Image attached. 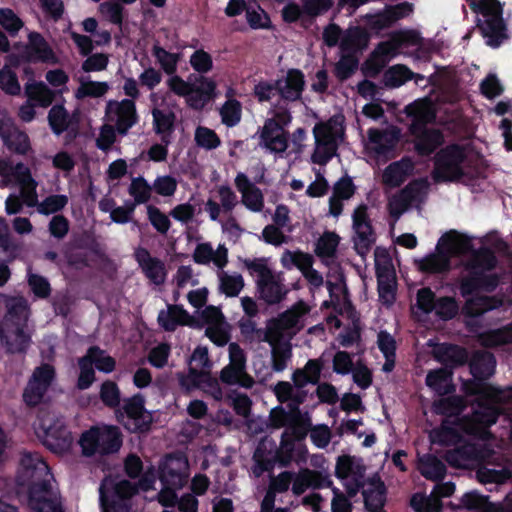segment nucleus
<instances>
[{"instance_id": "9", "label": "nucleus", "mask_w": 512, "mask_h": 512, "mask_svg": "<svg viewBox=\"0 0 512 512\" xmlns=\"http://www.w3.org/2000/svg\"><path fill=\"white\" fill-rule=\"evenodd\" d=\"M56 376L55 368L48 363L36 367L22 393V400L28 408H35L43 402Z\"/></svg>"}, {"instance_id": "26", "label": "nucleus", "mask_w": 512, "mask_h": 512, "mask_svg": "<svg viewBox=\"0 0 512 512\" xmlns=\"http://www.w3.org/2000/svg\"><path fill=\"white\" fill-rule=\"evenodd\" d=\"M278 92L281 97L288 101L300 99L305 86L304 74L299 69H289L285 79V85L281 81H276Z\"/></svg>"}, {"instance_id": "12", "label": "nucleus", "mask_w": 512, "mask_h": 512, "mask_svg": "<svg viewBox=\"0 0 512 512\" xmlns=\"http://www.w3.org/2000/svg\"><path fill=\"white\" fill-rule=\"evenodd\" d=\"M105 117L109 122L115 123L118 134L125 136L138 122L136 104L127 98L121 101L110 100L106 104Z\"/></svg>"}, {"instance_id": "10", "label": "nucleus", "mask_w": 512, "mask_h": 512, "mask_svg": "<svg viewBox=\"0 0 512 512\" xmlns=\"http://www.w3.org/2000/svg\"><path fill=\"white\" fill-rule=\"evenodd\" d=\"M352 227L355 233L353 238L354 249L358 255L364 257L376 242V233L368 215L366 204L362 203L355 208L352 214Z\"/></svg>"}, {"instance_id": "63", "label": "nucleus", "mask_w": 512, "mask_h": 512, "mask_svg": "<svg viewBox=\"0 0 512 512\" xmlns=\"http://www.w3.org/2000/svg\"><path fill=\"white\" fill-rule=\"evenodd\" d=\"M195 142L199 147L205 148L206 150L216 149L221 144V140L217 133L214 130L203 126L197 127L195 131Z\"/></svg>"}, {"instance_id": "33", "label": "nucleus", "mask_w": 512, "mask_h": 512, "mask_svg": "<svg viewBox=\"0 0 512 512\" xmlns=\"http://www.w3.org/2000/svg\"><path fill=\"white\" fill-rule=\"evenodd\" d=\"M457 425H460V423L443 419L440 426L434 429L431 434L432 442L441 446H452L460 443L463 440V436L455 427Z\"/></svg>"}, {"instance_id": "2", "label": "nucleus", "mask_w": 512, "mask_h": 512, "mask_svg": "<svg viewBox=\"0 0 512 512\" xmlns=\"http://www.w3.org/2000/svg\"><path fill=\"white\" fill-rule=\"evenodd\" d=\"M497 264V257L491 248L481 246L472 251L464 266L467 274L460 281L461 295L467 297L478 291L494 292L500 284V276L486 272L494 270Z\"/></svg>"}, {"instance_id": "64", "label": "nucleus", "mask_w": 512, "mask_h": 512, "mask_svg": "<svg viewBox=\"0 0 512 512\" xmlns=\"http://www.w3.org/2000/svg\"><path fill=\"white\" fill-rule=\"evenodd\" d=\"M78 364L80 372L77 380V388L79 390H86L95 381V371L89 357L83 356L79 359Z\"/></svg>"}, {"instance_id": "38", "label": "nucleus", "mask_w": 512, "mask_h": 512, "mask_svg": "<svg viewBox=\"0 0 512 512\" xmlns=\"http://www.w3.org/2000/svg\"><path fill=\"white\" fill-rule=\"evenodd\" d=\"M369 34L361 27L349 29L340 41V48L343 52H356L367 47Z\"/></svg>"}, {"instance_id": "30", "label": "nucleus", "mask_w": 512, "mask_h": 512, "mask_svg": "<svg viewBox=\"0 0 512 512\" xmlns=\"http://www.w3.org/2000/svg\"><path fill=\"white\" fill-rule=\"evenodd\" d=\"M10 172L22 188L29 189V192L26 194L27 205L35 206L37 203V182L33 179L30 169L24 163L19 162L10 166Z\"/></svg>"}, {"instance_id": "5", "label": "nucleus", "mask_w": 512, "mask_h": 512, "mask_svg": "<svg viewBox=\"0 0 512 512\" xmlns=\"http://www.w3.org/2000/svg\"><path fill=\"white\" fill-rule=\"evenodd\" d=\"M115 415L117 421L132 433L144 434L151 430L153 415L145 408V398L140 393L125 398Z\"/></svg>"}, {"instance_id": "54", "label": "nucleus", "mask_w": 512, "mask_h": 512, "mask_svg": "<svg viewBox=\"0 0 512 512\" xmlns=\"http://www.w3.org/2000/svg\"><path fill=\"white\" fill-rule=\"evenodd\" d=\"M458 311L459 305L454 297L442 296L437 298L435 310L433 312H435L439 319L448 321L456 317Z\"/></svg>"}, {"instance_id": "7", "label": "nucleus", "mask_w": 512, "mask_h": 512, "mask_svg": "<svg viewBox=\"0 0 512 512\" xmlns=\"http://www.w3.org/2000/svg\"><path fill=\"white\" fill-rule=\"evenodd\" d=\"M460 234L455 230H450L443 234L437 243V253L429 254L419 262V270L424 273L436 274L444 273L450 270L449 253L456 251L460 247Z\"/></svg>"}, {"instance_id": "40", "label": "nucleus", "mask_w": 512, "mask_h": 512, "mask_svg": "<svg viewBox=\"0 0 512 512\" xmlns=\"http://www.w3.org/2000/svg\"><path fill=\"white\" fill-rule=\"evenodd\" d=\"M420 472L428 480L440 481L446 475L445 464L433 454H425L420 459Z\"/></svg>"}, {"instance_id": "35", "label": "nucleus", "mask_w": 512, "mask_h": 512, "mask_svg": "<svg viewBox=\"0 0 512 512\" xmlns=\"http://www.w3.org/2000/svg\"><path fill=\"white\" fill-rule=\"evenodd\" d=\"M28 39L29 53L32 57L35 58V60L51 63H55L57 61L53 49L40 33L31 32L28 36Z\"/></svg>"}, {"instance_id": "53", "label": "nucleus", "mask_w": 512, "mask_h": 512, "mask_svg": "<svg viewBox=\"0 0 512 512\" xmlns=\"http://www.w3.org/2000/svg\"><path fill=\"white\" fill-rule=\"evenodd\" d=\"M8 316L13 326L27 327L29 307L25 299L20 298L8 306Z\"/></svg>"}, {"instance_id": "8", "label": "nucleus", "mask_w": 512, "mask_h": 512, "mask_svg": "<svg viewBox=\"0 0 512 512\" xmlns=\"http://www.w3.org/2000/svg\"><path fill=\"white\" fill-rule=\"evenodd\" d=\"M315 149L311 155V161L321 166L326 165L337 153V137L339 130L337 123L332 118L315 124L313 128Z\"/></svg>"}, {"instance_id": "11", "label": "nucleus", "mask_w": 512, "mask_h": 512, "mask_svg": "<svg viewBox=\"0 0 512 512\" xmlns=\"http://www.w3.org/2000/svg\"><path fill=\"white\" fill-rule=\"evenodd\" d=\"M159 480L163 486L181 489L189 477V462L183 453L165 456L159 465Z\"/></svg>"}, {"instance_id": "37", "label": "nucleus", "mask_w": 512, "mask_h": 512, "mask_svg": "<svg viewBox=\"0 0 512 512\" xmlns=\"http://www.w3.org/2000/svg\"><path fill=\"white\" fill-rule=\"evenodd\" d=\"M25 94L29 101H34L36 105L46 108L54 101V92L42 81H34L25 85Z\"/></svg>"}, {"instance_id": "21", "label": "nucleus", "mask_w": 512, "mask_h": 512, "mask_svg": "<svg viewBox=\"0 0 512 512\" xmlns=\"http://www.w3.org/2000/svg\"><path fill=\"white\" fill-rule=\"evenodd\" d=\"M405 114L411 119L409 132L427 127L435 119V112L427 99H418L408 104L404 109Z\"/></svg>"}, {"instance_id": "57", "label": "nucleus", "mask_w": 512, "mask_h": 512, "mask_svg": "<svg viewBox=\"0 0 512 512\" xmlns=\"http://www.w3.org/2000/svg\"><path fill=\"white\" fill-rule=\"evenodd\" d=\"M4 145L8 150L19 155H26L31 150L29 136L18 127L11 133V138Z\"/></svg>"}, {"instance_id": "31", "label": "nucleus", "mask_w": 512, "mask_h": 512, "mask_svg": "<svg viewBox=\"0 0 512 512\" xmlns=\"http://www.w3.org/2000/svg\"><path fill=\"white\" fill-rule=\"evenodd\" d=\"M478 341L482 347L490 349L512 344V322L503 327L479 333Z\"/></svg>"}, {"instance_id": "58", "label": "nucleus", "mask_w": 512, "mask_h": 512, "mask_svg": "<svg viewBox=\"0 0 512 512\" xmlns=\"http://www.w3.org/2000/svg\"><path fill=\"white\" fill-rule=\"evenodd\" d=\"M27 283L35 297L47 299L51 295L52 288L46 277L36 273H29Z\"/></svg>"}, {"instance_id": "56", "label": "nucleus", "mask_w": 512, "mask_h": 512, "mask_svg": "<svg viewBox=\"0 0 512 512\" xmlns=\"http://www.w3.org/2000/svg\"><path fill=\"white\" fill-rule=\"evenodd\" d=\"M152 186L149 185L147 180L138 176L133 178L128 188V193L134 198L136 203H147L151 198Z\"/></svg>"}, {"instance_id": "13", "label": "nucleus", "mask_w": 512, "mask_h": 512, "mask_svg": "<svg viewBox=\"0 0 512 512\" xmlns=\"http://www.w3.org/2000/svg\"><path fill=\"white\" fill-rule=\"evenodd\" d=\"M503 402L504 393L502 390L485 400L483 399V401L475 405L476 408L471 413V420L480 426L491 427L497 422L499 416L504 413Z\"/></svg>"}, {"instance_id": "59", "label": "nucleus", "mask_w": 512, "mask_h": 512, "mask_svg": "<svg viewBox=\"0 0 512 512\" xmlns=\"http://www.w3.org/2000/svg\"><path fill=\"white\" fill-rule=\"evenodd\" d=\"M288 133L273 136H259V145L271 153L282 154L288 149Z\"/></svg>"}, {"instance_id": "24", "label": "nucleus", "mask_w": 512, "mask_h": 512, "mask_svg": "<svg viewBox=\"0 0 512 512\" xmlns=\"http://www.w3.org/2000/svg\"><path fill=\"white\" fill-rule=\"evenodd\" d=\"M26 327L15 326L12 330L2 331L0 339L8 354H25L32 342Z\"/></svg>"}, {"instance_id": "22", "label": "nucleus", "mask_w": 512, "mask_h": 512, "mask_svg": "<svg viewBox=\"0 0 512 512\" xmlns=\"http://www.w3.org/2000/svg\"><path fill=\"white\" fill-rule=\"evenodd\" d=\"M72 434L62 422H55L45 429L46 446L57 453H63L72 445Z\"/></svg>"}, {"instance_id": "25", "label": "nucleus", "mask_w": 512, "mask_h": 512, "mask_svg": "<svg viewBox=\"0 0 512 512\" xmlns=\"http://www.w3.org/2000/svg\"><path fill=\"white\" fill-rule=\"evenodd\" d=\"M467 364L473 378L485 382L494 373L496 360L491 353L477 351L469 356Z\"/></svg>"}, {"instance_id": "23", "label": "nucleus", "mask_w": 512, "mask_h": 512, "mask_svg": "<svg viewBox=\"0 0 512 512\" xmlns=\"http://www.w3.org/2000/svg\"><path fill=\"white\" fill-rule=\"evenodd\" d=\"M197 82L199 85L193 84L191 94L186 97V102L190 108L194 110H202L213 98L216 83L202 75L198 77Z\"/></svg>"}, {"instance_id": "52", "label": "nucleus", "mask_w": 512, "mask_h": 512, "mask_svg": "<svg viewBox=\"0 0 512 512\" xmlns=\"http://www.w3.org/2000/svg\"><path fill=\"white\" fill-rule=\"evenodd\" d=\"M359 65L358 58L353 54H344L335 64L334 74L339 81H346L357 70Z\"/></svg>"}, {"instance_id": "41", "label": "nucleus", "mask_w": 512, "mask_h": 512, "mask_svg": "<svg viewBox=\"0 0 512 512\" xmlns=\"http://www.w3.org/2000/svg\"><path fill=\"white\" fill-rule=\"evenodd\" d=\"M139 488L145 491L148 490L150 488L148 480L142 478L139 483H133L130 480L123 479L114 483L110 496L130 501L133 496L138 494Z\"/></svg>"}, {"instance_id": "27", "label": "nucleus", "mask_w": 512, "mask_h": 512, "mask_svg": "<svg viewBox=\"0 0 512 512\" xmlns=\"http://www.w3.org/2000/svg\"><path fill=\"white\" fill-rule=\"evenodd\" d=\"M257 289L259 298L268 305L279 304L285 299L288 290L285 286L278 281L272 274V278L266 277L265 279L257 280Z\"/></svg>"}, {"instance_id": "46", "label": "nucleus", "mask_w": 512, "mask_h": 512, "mask_svg": "<svg viewBox=\"0 0 512 512\" xmlns=\"http://www.w3.org/2000/svg\"><path fill=\"white\" fill-rule=\"evenodd\" d=\"M307 312L305 304L299 301L293 305L290 309L281 313L278 319L274 320L275 325L278 329H291L294 328L301 316Z\"/></svg>"}, {"instance_id": "60", "label": "nucleus", "mask_w": 512, "mask_h": 512, "mask_svg": "<svg viewBox=\"0 0 512 512\" xmlns=\"http://www.w3.org/2000/svg\"><path fill=\"white\" fill-rule=\"evenodd\" d=\"M68 201V197L63 194L49 195L38 204L37 209L42 215L54 214L63 210Z\"/></svg>"}, {"instance_id": "14", "label": "nucleus", "mask_w": 512, "mask_h": 512, "mask_svg": "<svg viewBox=\"0 0 512 512\" xmlns=\"http://www.w3.org/2000/svg\"><path fill=\"white\" fill-rule=\"evenodd\" d=\"M432 354L437 362L451 372L453 369L466 365L469 360V352L466 348L447 342L436 344Z\"/></svg>"}, {"instance_id": "49", "label": "nucleus", "mask_w": 512, "mask_h": 512, "mask_svg": "<svg viewBox=\"0 0 512 512\" xmlns=\"http://www.w3.org/2000/svg\"><path fill=\"white\" fill-rule=\"evenodd\" d=\"M153 130L156 134L174 132L176 116L173 111L165 112L159 108H153Z\"/></svg>"}, {"instance_id": "17", "label": "nucleus", "mask_w": 512, "mask_h": 512, "mask_svg": "<svg viewBox=\"0 0 512 512\" xmlns=\"http://www.w3.org/2000/svg\"><path fill=\"white\" fill-rule=\"evenodd\" d=\"M134 257L150 282L155 285L164 283L166 270L162 260L157 257H152L149 250L144 247H138L134 252Z\"/></svg>"}, {"instance_id": "39", "label": "nucleus", "mask_w": 512, "mask_h": 512, "mask_svg": "<svg viewBox=\"0 0 512 512\" xmlns=\"http://www.w3.org/2000/svg\"><path fill=\"white\" fill-rule=\"evenodd\" d=\"M413 71L404 64H396L386 69L382 76V83L387 88H398L412 80Z\"/></svg>"}, {"instance_id": "44", "label": "nucleus", "mask_w": 512, "mask_h": 512, "mask_svg": "<svg viewBox=\"0 0 512 512\" xmlns=\"http://www.w3.org/2000/svg\"><path fill=\"white\" fill-rule=\"evenodd\" d=\"M99 398L105 407L116 411L122 401L118 384L112 380L103 381L100 385Z\"/></svg>"}, {"instance_id": "42", "label": "nucleus", "mask_w": 512, "mask_h": 512, "mask_svg": "<svg viewBox=\"0 0 512 512\" xmlns=\"http://www.w3.org/2000/svg\"><path fill=\"white\" fill-rule=\"evenodd\" d=\"M463 391L468 396H475L473 404L477 405L483 399H487L492 395H495L497 392L501 391V389L492 386L482 380H469L463 384Z\"/></svg>"}, {"instance_id": "6", "label": "nucleus", "mask_w": 512, "mask_h": 512, "mask_svg": "<svg viewBox=\"0 0 512 512\" xmlns=\"http://www.w3.org/2000/svg\"><path fill=\"white\" fill-rule=\"evenodd\" d=\"M466 160L463 146L457 143L441 148L434 157V179L437 182H452L464 176L462 164Z\"/></svg>"}, {"instance_id": "28", "label": "nucleus", "mask_w": 512, "mask_h": 512, "mask_svg": "<svg viewBox=\"0 0 512 512\" xmlns=\"http://www.w3.org/2000/svg\"><path fill=\"white\" fill-rule=\"evenodd\" d=\"M412 169L413 163L407 157L392 162L383 171V183L389 187H399L404 183Z\"/></svg>"}, {"instance_id": "51", "label": "nucleus", "mask_w": 512, "mask_h": 512, "mask_svg": "<svg viewBox=\"0 0 512 512\" xmlns=\"http://www.w3.org/2000/svg\"><path fill=\"white\" fill-rule=\"evenodd\" d=\"M152 54L157 59L161 68L166 74L173 75L176 73L177 64L179 61L178 54L171 53L159 45L153 46Z\"/></svg>"}, {"instance_id": "55", "label": "nucleus", "mask_w": 512, "mask_h": 512, "mask_svg": "<svg viewBox=\"0 0 512 512\" xmlns=\"http://www.w3.org/2000/svg\"><path fill=\"white\" fill-rule=\"evenodd\" d=\"M108 90L109 85L107 82L89 80L87 82L81 83V85L76 90L75 96L78 99H83L86 97L99 98L104 96Z\"/></svg>"}, {"instance_id": "15", "label": "nucleus", "mask_w": 512, "mask_h": 512, "mask_svg": "<svg viewBox=\"0 0 512 512\" xmlns=\"http://www.w3.org/2000/svg\"><path fill=\"white\" fill-rule=\"evenodd\" d=\"M413 11V5L402 2L396 5H387L382 11L369 16L368 25L373 30H383L393 26L398 20L407 17Z\"/></svg>"}, {"instance_id": "16", "label": "nucleus", "mask_w": 512, "mask_h": 512, "mask_svg": "<svg viewBox=\"0 0 512 512\" xmlns=\"http://www.w3.org/2000/svg\"><path fill=\"white\" fill-rule=\"evenodd\" d=\"M414 137L415 152L421 157L432 155L444 143L440 129L423 127L409 132Z\"/></svg>"}, {"instance_id": "19", "label": "nucleus", "mask_w": 512, "mask_h": 512, "mask_svg": "<svg viewBox=\"0 0 512 512\" xmlns=\"http://www.w3.org/2000/svg\"><path fill=\"white\" fill-rule=\"evenodd\" d=\"M453 449L446 451V462L456 468L464 467L469 462L478 461L481 458V449L476 443L462 440L454 445Z\"/></svg>"}, {"instance_id": "45", "label": "nucleus", "mask_w": 512, "mask_h": 512, "mask_svg": "<svg viewBox=\"0 0 512 512\" xmlns=\"http://www.w3.org/2000/svg\"><path fill=\"white\" fill-rule=\"evenodd\" d=\"M428 184L425 180H413L399 191V194L409 206L421 204L425 200Z\"/></svg>"}, {"instance_id": "32", "label": "nucleus", "mask_w": 512, "mask_h": 512, "mask_svg": "<svg viewBox=\"0 0 512 512\" xmlns=\"http://www.w3.org/2000/svg\"><path fill=\"white\" fill-rule=\"evenodd\" d=\"M373 488L363 490L364 506L368 512H384L387 498V488L384 482L378 478L373 481Z\"/></svg>"}, {"instance_id": "34", "label": "nucleus", "mask_w": 512, "mask_h": 512, "mask_svg": "<svg viewBox=\"0 0 512 512\" xmlns=\"http://www.w3.org/2000/svg\"><path fill=\"white\" fill-rule=\"evenodd\" d=\"M311 429V420L308 416L301 413L300 408L294 410V416L291 418L287 428L282 432L281 437L287 440L301 441L305 439Z\"/></svg>"}, {"instance_id": "50", "label": "nucleus", "mask_w": 512, "mask_h": 512, "mask_svg": "<svg viewBox=\"0 0 512 512\" xmlns=\"http://www.w3.org/2000/svg\"><path fill=\"white\" fill-rule=\"evenodd\" d=\"M222 123L227 127L236 126L242 116L241 103L236 99L227 100L220 109Z\"/></svg>"}, {"instance_id": "61", "label": "nucleus", "mask_w": 512, "mask_h": 512, "mask_svg": "<svg viewBox=\"0 0 512 512\" xmlns=\"http://www.w3.org/2000/svg\"><path fill=\"white\" fill-rule=\"evenodd\" d=\"M100 505L104 512H130L131 509L128 500L108 495L103 486L100 488Z\"/></svg>"}, {"instance_id": "47", "label": "nucleus", "mask_w": 512, "mask_h": 512, "mask_svg": "<svg viewBox=\"0 0 512 512\" xmlns=\"http://www.w3.org/2000/svg\"><path fill=\"white\" fill-rule=\"evenodd\" d=\"M85 357H89L91 364H94L100 372L111 373L115 370V359L110 355H105V351L99 346H91Z\"/></svg>"}, {"instance_id": "3", "label": "nucleus", "mask_w": 512, "mask_h": 512, "mask_svg": "<svg viewBox=\"0 0 512 512\" xmlns=\"http://www.w3.org/2000/svg\"><path fill=\"white\" fill-rule=\"evenodd\" d=\"M470 9L482 18L477 20V27L485 43L498 48L509 38L505 19L504 3L499 0H467Z\"/></svg>"}, {"instance_id": "62", "label": "nucleus", "mask_w": 512, "mask_h": 512, "mask_svg": "<svg viewBox=\"0 0 512 512\" xmlns=\"http://www.w3.org/2000/svg\"><path fill=\"white\" fill-rule=\"evenodd\" d=\"M0 26L7 31L10 36H16L24 26V22L10 8H0Z\"/></svg>"}, {"instance_id": "36", "label": "nucleus", "mask_w": 512, "mask_h": 512, "mask_svg": "<svg viewBox=\"0 0 512 512\" xmlns=\"http://www.w3.org/2000/svg\"><path fill=\"white\" fill-rule=\"evenodd\" d=\"M452 372L446 368H438L431 370L427 373L425 382L426 385L435 391L438 395H445L455 390L453 385H448V381L451 379Z\"/></svg>"}, {"instance_id": "29", "label": "nucleus", "mask_w": 512, "mask_h": 512, "mask_svg": "<svg viewBox=\"0 0 512 512\" xmlns=\"http://www.w3.org/2000/svg\"><path fill=\"white\" fill-rule=\"evenodd\" d=\"M502 306V300L496 296H474L466 300L462 311L467 317H479L484 313Z\"/></svg>"}, {"instance_id": "48", "label": "nucleus", "mask_w": 512, "mask_h": 512, "mask_svg": "<svg viewBox=\"0 0 512 512\" xmlns=\"http://www.w3.org/2000/svg\"><path fill=\"white\" fill-rule=\"evenodd\" d=\"M339 236L334 232H325L317 241L315 254L320 258H333L339 245Z\"/></svg>"}, {"instance_id": "1", "label": "nucleus", "mask_w": 512, "mask_h": 512, "mask_svg": "<svg viewBox=\"0 0 512 512\" xmlns=\"http://www.w3.org/2000/svg\"><path fill=\"white\" fill-rule=\"evenodd\" d=\"M54 476L38 453H24L20 460L16 482L27 487L28 505L34 512H65L62 498L52 486Z\"/></svg>"}, {"instance_id": "20", "label": "nucleus", "mask_w": 512, "mask_h": 512, "mask_svg": "<svg viewBox=\"0 0 512 512\" xmlns=\"http://www.w3.org/2000/svg\"><path fill=\"white\" fill-rule=\"evenodd\" d=\"M468 402L464 396L452 395L441 397L432 403V411L436 415L444 416V419L452 422L461 423V414L467 408Z\"/></svg>"}, {"instance_id": "18", "label": "nucleus", "mask_w": 512, "mask_h": 512, "mask_svg": "<svg viewBox=\"0 0 512 512\" xmlns=\"http://www.w3.org/2000/svg\"><path fill=\"white\" fill-rule=\"evenodd\" d=\"M157 321L167 332H174L178 326H195V319L182 305L169 304L167 310H161Z\"/></svg>"}, {"instance_id": "4", "label": "nucleus", "mask_w": 512, "mask_h": 512, "mask_svg": "<svg viewBox=\"0 0 512 512\" xmlns=\"http://www.w3.org/2000/svg\"><path fill=\"white\" fill-rule=\"evenodd\" d=\"M82 454L92 457L96 454L108 456L117 453L123 445V434L118 426H92L79 439Z\"/></svg>"}, {"instance_id": "43", "label": "nucleus", "mask_w": 512, "mask_h": 512, "mask_svg": "<svg viewBox=\"0 0 512 512\" xmlns=\"http://www.w3.org/2000/svg\"><path fill=\"white\" fill-rule=\"evenodd\" d=\"M48 123L52 132L59 136L64 133L71 123V118L63 104H56L48 112Z\"/></svg>"}]
</instances>
